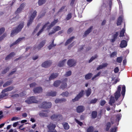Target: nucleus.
<instances>
[{
	"instance_id": "c9c22d12",
	"label": "nucleus",
	"mask_w": 132,
	"mask_h": 132,
	"mask_svg": "<svg viewBox=\"0 0 132 132\" xmlns=\"http://www.w3.org/2000/svg\"><path fill=\"white\" fill-rule=\"evenodd\" d=\"M97 113L95 111H93L92 113V117L93 118H95L97 116Z\"/></svg>"
},
{
	"instance_id": "2f4dec72",
	"label": "nucleus",
	"mask_w": 132,
	"mask_h": 132,
	"mask_svg": "<svg viewBox=\"0 0 132 132\" xmlns=\"http://www.w3.org/2000/svg\"><path fill=\"white\" fill-rule=\"evenodd\" d=\"M60 83L61 82L59 80L56 81L53 84L54 86L55 87H57L60 85Z\"/></svg>"
},
{
	"instance_id": "a878e982",
	"label": "nucleus",
	"mask_w": 132,
	"mask_h": 132,
	"mask_svg": "<svg viewBox=\"0 0 132 132\" xmlns=\"http://www.w3.org/2000/svg\"><path fill=\"white\" fill-rule=\"evenodd\" d=\"M47 0H39L38 2V4L39 5H41L44 4Z\"/></svg>"
},
{
	"instance_id": "4468645a",
	"label": "nucleus",
	"mask_w": 132,
	"mask_h": 132,
	"mask_svg": "<svg viewBox=\"0 0 132 132\" xmlns=\"http://www.w3.org/2000/svg\"><path fill=\"white\" fill-rule=\"evenodd\" d=\"M24 38L25 37H23L22 38H19L17 40H16L15 41V42H13V43L11 44L10 45V47H11L14 45L16 44L19 43L20 41L24 39Z\"/></svg>"
},
{
	"instance_id": "49530a36",
	"label": "nucleus",
	"mask_w": 132,
	"mask_h": 132,
	"mask_svg": "<svg viewBox=\"0 0 132 132\" xmlns=\"http://www.w3.org/2000/svg\"><path fill=\"white\" fill-rule=\"evenodd\" d=\"M125 31V30L123 29L120 32V37H122L124 36V34Z\"/></svg>"
},
{
	"instance_id": "680f3d73",
	"label": "nucleus",
	"mask_w": 132,
	"mask_h": 132,
	"mask_svg": "<svg viewBox=\"0 0 132 132\" xmlns=\"http://www.w3.org/2000/svg\"><path fill=\"white\" fill-rule=\"evenodd\" d=\"M116 127H114L113 128H112L111 129L110 132H116Z\"/></svg>"
},
{
	"instance_id": "a19ab883",
	"label": "nucleus",
	"mask_w": 132,
	"mask_h": 132,
	"mask_svg": "<svg viewBox=\"0 0 132 132\" xmlns=\"http://www.w3.org/2000/svg\"><path fill=\"white\" fill-rule=\"evenodd\" d=\"M111 126V124L110 122H108L107 123L106 125V131H108L109 130Z\"/></svg>"
},
{
	"instance_id": "dca6fc26",
	"label": "nucleus",
	"mask_w": 132,
	"mask_h": 132,
	"mask_svg": "<svg viewBox=\"0 0 132 132\" xmlns=\"http://www.w3.org/2000/svg\"><path fill=\"white\" fill-rule=\"evenodd\" d=\"M93 29V27H91L85 32L83 36L84 37L86 36L92 31Z\"/></svg>"
},
{
	"instance_id": "a18cd8bd",
	"label": "nucleus",
	"mask_w": 132,
	"mask_h": 132,
	"mask_svg": "<svg viewBox=\"0 0 132 132\" xmlns=\"http://www.w3.org/2000/svg\"><path fill=\"white\" fill-rule=\"evenodd\" d=\"M71 74V71H69L66 72L65 76L66 77L70 76Z\"/></svg>"
},
{
	"instance_id": "0e129e2a",
	"label": "nucleus",
	"mask_w": 132,
	"mask_h": 132,
	"mask_svg": "<svg viewBox=\"0 0 132 132\" xmlns=\"http://www.w3.org/2000/svg\"><path fill=\"white\" fill-rule=\"evenodd\" d=\"M15 54L14 52H12L11 53L9 54V55L10 56L11 58L14 55H15Z\"/></svg>"
},
{
	"instance_id": "a211bd4d",
	"label": "nucleus",
	"mask_w": 132,
	"mask_h": 132,
	"mask_svg": "<svg viewBox=\"0 0 132 132\" xmlns=\"http://www.w3.org/2000/svg\"><path fill=\"white\" fill-rule=\"evenodd\" d=\"M127 46V43L126 41L124 40L121 41L120 45V47L123 48L126 47Z\"/></svg>"
},
{
	"instance_id": "6e6552de",
	"label": "nucleus",
	"mask_w": 132,
	"mask_h": 132,
	"mask_svg": "<svg viewBox=\"0 0 132 132\" xmlns=\"http://www.w3.org/2000/svg\"><path fill=\"white\" fill-rule=\"evenodd\" d=\"M46 43L45 40H43L40 42L39 45L37 46L35 45L34 47V49H36L37 48L38 50H40V48L42 47Z\"/></svg>"
},
{
	"instance_id": "8fccbe9b",
	"label": "nucleus",
	"mask_w": 132,
	"mask_h": 132,
	"mask_svg": "<svg viewBox=\"0 0 132 132\" xmlns=\"http://www.w3.org/2000/svg\"><path fill=\"white\" fill-rule=\"evenodd\" d=\"M117 54L116 52H112L110 55L111 57H114L115 56H116Z\"/></svg>"
},
{
	"instance_id": "c756f323",
	"label": "nucleus",
	"mask_w": 132,
	"mask_h": 132,
	"mask_svg": "<svg viewBox=\"0 0 132 132\" xmlns=\"http://www.w3.org/2000/svg\"><path fill=\"white\" fill-rule=\"evenodd\" d=\"M66 60H67L66 59H65L63 61H60L58 65L59 67H60L63 66L65 63V62L66 61Z\"/></svg>"
},
{
	"instance_id": "09e8293b",
	"label": "nucleus",
	"mask_w": 132,
	"mask_h": 132,
	"mask_svg": "<svg viewBox=\"0 0 132 132\" xmlns=\"http://www.w3.org/2000/svg\"><path fill=\"white\" fill-rule=\"evenodd\" d=\"M97 57V56L96 55H95L94 56H92L90 60H89V62L90 63L92 62Z\"/></svg>"
},
{
	"instance_id": "9d476101",
	"label": "nucleus",
	"mask_w": 132,
	"mask_h": 132,
	"mask_svg": "<svg viewBox=\"0 0 132 132\" xmlns=\"http://www.w3.org/2000/svg\"><path fill=\"white\" fill-rule=\"evenodd\" d=\"M52 63V62L50 61H46L43 63L42 64V66L44 68L49 67Z\"/></svg>"
},
{
	"instance_id": "f8f14e48",
	"label": "nucleus",
	"mask_w": 132,
	"mask_h": 132,
	"mask_svg": "<svg viewBox=\"0 0 132 132\" xmlns=\"http://www.w3.org/2000/svg\"><path fill=\"white\" fill-rule=\"evenodd\" d=\"M33 91L35 93H39L42 92L43 89L40 87H37L34 88Z\"/></svg>"
},
{
	"instance_id": "7ed1b4c3",
	"label": "nucleus",
	"mask_w": 132,
	"mask_h": 132,
	"mask_svg": "<svg viewBox=\"0 0 132 132\" xmlns=\"http://www.w3.org/2000/svg\"><path fill=\"white\" fill-rule=\"evenodd\" d=\"M25 102L28 104H30L33 103H37L38 102L35 99V97L32 96L28 98Z\"/></svg>"
},
{
	"instance_id": "39448f33",
	"label": "nucleus",
	"mask_w": 132,
	"mask_h": 132,
	"mask_svg": "<svg viewBox=\"0 0 132 132\" xmlns=\"http://www.w3.org/2000/svg\"><path fill=\"white\" fill-rule=\"evenodd\" d=\"M84 90H82L77 95V96L72 100L73 102L78 101L81 97H82L84 95Z\"/></svg>"
},
{
	"instance_id": "f257e3e1",
	"label": "nucleus",
	"mask_w": 132,
	"mask_h": 132,
	"mask_svg": "<svg viewBox=\"0 0 132 132\" xmlns=\"http://www.w3.org/2000/svg\"><path fill=\"white\" fill-rule=\"evenodd\" d=\"M23 26L24 23L23 22L20 24L16 29L12 30L11 34V36H13L14 35L16 34L20 31L23 27Z\"/></svg>"
},
{
	"instance_id": "4d7b16f0",
	"label": "nucleus",
	"mask_w": 132,
	"mask_h": 132,
	"mask_svg": "<svg viewBox=\"0 0 132 132\" xmlns=\"http://www.w3.org/2000/svg\"><path fill=\"white\" fill-rule=\"evenodd\" d=\"M22 10L21 8L19 7L17 9L16 12V13L17 14L18 13L20 12Z\"/></svg>"
},
{
	"instance_id": "c85d7f7f",
	"label": "nucleus",
	"mask_w": 132,
	"mask_h": 132,
	"mask_svg": "<svg viewBox=\"0 0 132 132\" xmlns=\"http://www.w3.org/2000/svg\"><path fill=\"white\" fill-rule=\"evenodd\" d=\"M114 102L115 100L114 97L113 96L111 97L110 100L109 104L111 105H112V104Z\"/></svg>"
},
{
	"instance_id": "052dcab7",
	"label": "nucleus",
	"mask_w": 132,
	"mask_h": 132,
	"mask_svg": "<svg viewBox=\"0 0 132 132\" xmlns=\"http://www.w3.org/2000/svg\"><path fill=\"white\" fill-rule=\"evenodd\" d=\"M26 6V4L24 3H22L21 4L20 7L21 8L22 10Z\"/></svg>"
},
{
	"instance_id": "37998d69",
	"label": "nucleus",
	"mask_w": 132,
	"mask_h": 132,
	"mask_svg": "<svg viewBox=\"0 0 132 132\" xmlns=\"http://www.w3.org/2000/svg\"><path fill=\"white\" fill-rule=\"evenodd\" d=\"M33 19L30 18L29 20L28 21L27 23L28 26H29L32 23Z\"/></svg>"
},
{
	"instance_id": "ea45409f",
	"label": "nucleus",
	"mask_w": 132,
	"mask_h": 132,
	"mask_svg": "<svg viewBox=\"0 0 132 132\" xmlns=\"http://www.w3.org/2000/svg\"><path fill=\"white\" fill-rule=\"evenodd\" d=\"M125 86H124L122 87V91L121 92V94L123 96H124L125 94Z\"/></svg>"
},
{
	"instance_id": "bb28decb",
	"label": "nucleus",
	"mask_w": 132,
	"mask_h": 132,
	"mask_svg": "<svg viewBox=\"0 0 132 132\" xmlns=\"http://www.w3.org/2000/svg\"><path fill=\"white\" fill-rule=\"evenodd\" d=\"M86 96L88 97L90 94L91 93V89L88 88L86 91Z\"/></svg>"
},
{
	"instance_id": "f03ea898",
	"label": "nucleus",
	"mask_w": 132,
	"mask_h": 132,
	"mask_svg": "<svg viewBox=\"0 0 132 132\" xmlns=\"http://www.w3.org/2000/svg\"><path fill=\"white\" fill-rule=\"evenodd\" d=\"M51 118L52 120L57 121L62 120L63 118L61 115L56 114L52 116Z\"/></svg>"
},
{
	"instance_id": "473e14b6",
	"label": "nucleus",
	"mask_w": 132,
	"mask_h": 132,
	"mask_svg": "<svg viewBox=\"0 0 132 132\" xmlns=\"http://www.w3.org/2000/svg\"><path fill=\"white\" fill-rule=\"evenodd\" d=\"M67 87V84L66 83H62L61 86V88L64 89L66 88Z\"/></svg>"
},
{
	"instance_id": "aec40b11",
	"label": "nucleus",
	"mask_w": 132,
	"mask_h": 132,
	"mask_svg": "<svg viewBox=\"0 0 132 132\" xmlns=\"http://www.w3.org/2000/svg\"><path fill=\"white\" fill-rule=\"evenodd\" d=\"M101 73V72H98L96 75H95L92 78V80H96L99 77Z\"/></svg>"
},
{
	"instance_id": "774afa93",
	"label": "nucleus",
	"mask_w": 132,
	"mask_h": 132,
	"mask_svg": "<svg viewBox=\"0 0 132 132\" xmlns=\"http://www.w3.org/2000/svg\"><path fill=\"white\" fill-rule=\"evenodd\" d=\"M18 122H15L13 124V126L14 127H15L18 125Z\"/></svg>"
},
{
	"instance_id": "864d4df0",
	"label": "nucleus",
	"mask_w": 132,
	"mask_h": 132,
	"mask_svg": "<svg viewBox=\"0 0 132 132\" xmlns=\"http://www.w3.org/2000/svg\"><path fill=\"white\" fill-rule=\"evenodd\" d=\"M5 30L4 28H2L0 29V35L3 33Z\"/></svg>"
},
{
	"instance_id": "7c9ffc66",
	"label": "nucleus",
	"mask_w": 132,
	"mask_h": 132,
	"mask_svg": "<svg viewBox=\"0 0 132 132\" xmlns=\"http://www.w3.org/2000/svg\"><path fill=\"white\" fill-rule=\"evenodd\" d=\"M39 116L41 117H47L48 116V114L47 113L39 112Z\"/></svg>"
},
{
	"instance_id": "e2e57ef3",
	"label": "nucleus",
	"mask_w": 132,
	"mask_h": 132,
	"mask_svg": "<svg viewBox=\"0 0 132 132\" xmlns=\"http://www.w3.org/2000/svg\"><path fill=\"white\" fill-rule=\"evenodd\" d=\"M7 88L8 90V91H9L13 90L14 88V87H9Z\"/></svg>"
},
{
	"instance_id": "603ef678",
	"label": "nucleus",
	"mask_w": 132,
	"mask_h": 132,
	"mask_svg": "<svg viewBox=\"0 0 132 132\" xmlns=\"http://www.w3.org/2000/svg\"><path fill=\"white\" fill-rule=\"evenodd\" d=\"M72 17V14L71 13H69L67 15V17L66 18L67 20H68L70 19Z\"/></svg>"
},
{
	"instance_id": "5fc2aeb1",
	"label": "nucleus",
	"mask_w": 132,
	"mask_h": 132,
	"mask_svg": "<svg viewBox=\"0 0 132 132\" xmlns=\"http://www.w3.org/2000/svg\"><path fill=\"white\" fill-rule=\"evenodd\" d=\"M73 30V28H70L68 29L67 31V33L70 34V33L72 32Z\"/></svg>"
},
{
	"instance_id": "4c0bfd02",
	"label": "nucleus",
	"mask_w": 132,
	"mask_h": 132,
	"mask_svg": "<svg viewBox=\"0 0 132 132\" xmlns=\"http://www.w3.org/2000/svg\"><path fill=\"white\" fill-rule=\"evenodd\" d=\"M61 29V28L59 26H57L53 28V31L55 32L60 30Z\"/></svg>"
},
{
	"instance_id": "58836bf2",
	"label": "nucleus",
	"mask_w": 132,
	"mask_h": 132,
	"mask_svg": "<svg viewBox=\"0 0 132 132\" xmlns=\"http://www.w3.org/2000/svg\"><path fill=\"white\" fill-rule=\"evenodd\" d=\"M56 95V93L55 92H51L49 93L48 95L52 96H55Z\"/></svg>"
},
{
	"instance_id": "f3484780",
	"label": "nucleus",
	"mask_w": 132,
	"mask_h": 132,
	"mask_svg": "<svg viewBox=\"0 0 132 132\" xmlns=\"http://www.w3.org/2000/svg\"><path fill=\"white\" fill-rule=\"evenodd\" d=\"M50 24L49 22H47L45 24L43 27L42 29L38 32L37 34V35L38 36L43 31L44 29L47 26V24Z\"/></svg>"
},
{
	"instance_id": "6ab92c4d",
	"label": "nucleus",
	"mask_w": 132,
	"mask_h": 132,
	"mask_svg": "<svg viewBox=\"0 0 132 132\" xmlns=\"http://www.w3.org/2000/svg\"><path fill=\"white\" fill-rule=\"evenodd\" d=\"M54 39L52 41V43L50 44L48 46V48L49 50L52 49L53 47H55L56 46V44H54Z\"/></svg>"
},
{
	"instance_id": "20e7f679",
	"label": "nucleus",
	"mask_w": 132,
	"mask_h": 132,
	"mask_svg": "<svg viewBox=\"0 0 132 132\" xmlns=\"http://www.w3.org/2000/svg\"><path fill=\"white\" fill-rule=\"evenodd\" d=\"M49 130L48 132H57L56 130H54L56 127L55 124H53L52 123H50L47 126Z\"/></svg>"
},
{
	"instance_id": "c03bdc74",
	"label": "nucleus",
	"mask_w": 132,
	"mask_h": 132,
	"mask_svg": "<svg viewBox=\"0 0 132 132\" xmlns=\"http://www.w3.org/2000/svg\"><path fill=\"white\" fill-rule=\"evenodd\" d=\"M98 99L97 98H94L90 102V104H94L97 101Z\"/></svg>"
},
{
	"instance_id": "69168bd1",
	"label": "nucleus",
	"mask_w": 132,
	"mask_h": 132,
	"mask_svg": "<svg viewBox=\"0 0 132 132\" xmlns=\"http://www.w3.org/2000/svg\"><path fill=\"white\" fill-rule=\"evenodd\" d=\"M119 71V69L118 67H116L114 69V72L115 73H117Z\"/></svg>"
},
{
	"instance_id": "de8ad7c7",
	"label": "nucleus",
	"mask_w": 132,
	"mask_h": 132,
	"mask_svg": "<svg viewBox=\"0 0 132 132\" xmlns=\"http://www.w3.org/2000/svg\"><path fill=\"white\" fill-rule=\"evenodd\" d=\"M97 57V56L96 55H95L94 56H92L90 60H89V62L90 63L92 62Z\"/></svg>"
},
{
	"instance_id": "0eeeda50",
	"label": "nucleus",
	"mask_w": 132,
	"mask_h": 132,
	"mask_svg": "<svg viewBox=\"0 0 132 132\" xmlns=\"http://www.w3.org/2000/svg\"><path fill=\"white\" fill-rule=\"evenodd\" d=\"M121 87L120 86L118 87L117 90L114 94V96L116 100H117L118 99L120 96V92L121 91Z\"/></svg>"
},
{
	"instance_id": "bf43d9fd",
	"label": "nucleus",
	"mask_w": 132,
	"mask_h": 132,
	"mask_svg": "<svg viewBox=\"0 0 132 132\" xmlns=\"http://www.w3.org/2000/svg\"><path fill=\"white\" fill-rule=\"evenodd\" d=\"M106 101L104 100H102L101 101L100 105L101 106H103L106 103Z\"/></svg>"
},
{
	"instance_id": "3c124183",
	"label": "nucleus",
	"mask_w": 132,
	"mask_h": 132,
	"mask_svg": "<svg viewBox=\"0 0 132 132\" xmlns=\"http://www.w3.org/2000/svg\"><path fill=\"white\" fill-rule=\"evenodd\" d=\"M9 69V67H7L4 69L2 72V73L3 74L7 72L8 71Z\"/></svg>"
},
{
	"instance_id": "1a4fd4ad",
	"label": "nucleus",
	"mask_w": 132,
	"mask_h": 132,
	"mask_svg": "<svg viewBox=\"0 0 132 132\" xmlns=\"http://www.w3.org/2000/svg\"><path fill=\"white\" fill-rule=\"evenodd\" d=\"M75 64L76 62L73 59L69 60L68 61L67 64L70 67L75 66Z\"/></svg>"
},
{
	"instance_id": "b1692460",
	"label": "nucleus",
	"mask_w": 132,
	"mask_h": 132,
	"mask_svg": "<svg viewBox=\"0 0 132 132\" xmlns=\"http://www.w3.org/2000/svg\"><path fill=\"white\" fill-rule=\"evenodd\" d=\"M122 22V18L121 16H120L118 19L117 23V26L120 25L121 23Z\"/></svg>"
},
{
	"instance_id": "72a5a7b5",
	"label": "nucleus",
	"mask_w": 132,
	"mask_h": 132,
	"mask_svg": "<svg viewBox=\"0 0 132 132\" xmlns=\"http://www.w3.org/2000/svg\"><path fill=\"white\" fill-rule=\"evenodd\" d=\"M58 20L57 19L54 20L53 22H52L51 24L50 25L49 28H51L53 26H54L57 22H58Z\"/></svg>"
},
{
	"instance_id": "f704fd0d",
	"label": "nucleus",
	"mask_w": 132,
	"mask_h": 132,
	"mask_svg": "<svg viewBox=\"0 0 132 132\" xmlns=\"http://www.w3.org/2000/svg\"><path fill=\"white\" fill-rule=\"evenodd\" d=\"M61 95L64 97L65 96L66 97L68 96L69 95V93L68 92L66 91L65 92H63L61 94Z\"/></svg>"
},
{
	"instance_id": "5701e85b",
	"label": "nucleus",
	"mask_w": 132,
	"mask_h": 132,
	"mask_svg": "<svg viewBox=\"0 0 132 132\" xmlns=\"http://www.w3.org/2000/svg\"><path fill=\"white\" fill-rule=\"evenodd\" d=\"M75 38V37L73 36L72 37L68 39L66 42L65 43V45H67L70 43L71 41L73 39Z\"/></svg>"
},
{
	"instance_id": "ddd939ff",
	"label": "nucleus",
	"mask_w": 132,
	"mask_h": 132,
	"mask_svg": "<svg viewBox=\"0 0 132 132\" xmlns=\"http://www.w3.org/2000/svg\"><path fill=\"white\" fill-rule=\"evenodd\" d=\"M59 75L58 73H55L52 74L49 77V79L50 80H53L56 78Z\"/></svg>"
},
{
	"instance_id": "338daca9",
	"label": "nucleus",
	"mask_w": 132,
	"mask_h": 132,
	"mask_svg": "<svg viewBox=\"0 0 132 132\" xmlns=\"http://www.w3.org/2000/svg\"><path fill=\"white\" fill-rule=\"evenodd\" d=\"M103 68V67L102 65H99L97 68V70H99L100 69H101Z\"/></svg>"
},
{
	"instance_id": "6e6d98bb",
	"label": "nucleus",
	"mask_w": 132,
	"mask_h": 132,
	"mask_svg": "<svg viewBox=\"0 0 132 132\" xmlns=\"http://www.w3.org/2000/svg\"><path fill=\"white\" fill-rule=\"evenodd\" d=\"M75 120L76 122L80 126H81L82 125V123L78 121V120L77 119H75Z\"/></svg>"
},
{
	"instance_id": "393cba45",
	"label": "nucleus",
	"mask_w": 132,
	"mask_h": 132,
	"mask_svg": "<svg viewBox=\"0 0 132 132\" xmlns=\"http://www.w3.org/2000/svg\"><path fill=\"white\" fill-rule=\"evenodd\" d=\"M63 125L64 129L65 130H68L69 128V126L67 123H64L63 124Z\"/></svg>"
},
{
	"instance_id": "423d86ee",
	"label": "nucleus",
	"mask_w": 132,
	"mask_h": 132,
	"mask_svg": "<svg viewBox=\"0 0 132 132\" xmlns=\"http://www.w3.org/2000/svg\"><path fill=\"white\" fill-rule=\"evenodd\" d=\"M52 106V103L51 102H44L43 103L41 107L44 109L50 108Z\"/></svg>"
},
{
	"instance_id": "412c9836",
	"label": "nucleus",
	"mask_w": 132,
	"mask_h": 132,
	"mask_svg": "<svg viewBox=\"0 0 132 132\" xmlns=\"http://www.w3.org/2000/svg\"><path fill=\"white\" fill-rule=\"evenodd\" d=\"M37 12L35 10L32 14L30 18L34 19L37 15Z\"/></svg>"
},
{
	"instance_id": "cd10ccee",
	"label": "nucleus",
	"mask_w": 132,
	"mask_h": 132,
	"mask_svg": "<svg viewBox=\"0 0 132 132\" xmlns=\"http://www.w3.org/2000/svg\"><path fill=\"white\" fill-rule=\"evenodd\" d=\"M12 81H8L3 85V86L4 87L8 86L11 85L12 83Z\"/></svg>"
},
{
	"instance_id": "13d9d810",
	"label": "nucleus",
	"mask_w": 132,
	"mask_h": 132,
	"mask_svg": "<svg viewBox=\"0 0 132 132\" xmlns=\"http://www.w3.org/2000/svg\"><path fill=\"white\" fill-rule=\"evenodd\" d=\"M37 84L35 82H33L30 84V87H33L34 86H36Z\"/></svg>"
},
{
	"instance_id": "2eb2a0df",
	"label": "nucleus",
	"mask_w": 132,
	"mask_h": 132,
	"mask_svg": "<svg viewBox=\"0 0 132 132\" xmlns=\"http://www.w3.org/2000/svg\"><path fill=\"white\" fill-rule=\"evenodd\" d=\"M67 100L65 98H57L55 100V102L56 103H61L63 102H65Z\"/></svg>"
},
{
	"instance_id": "4be33fe9",
	"label": "nucleus",
	"mask_w": 132,
	"mask_h": 132,
	"mask_svg": "<svg viewBox=\"0 0 132 132\" xmlns=\"http://www.w3.org/2000/svg\"><path fill=\"white\" fill-rule=\"evenodd\" d=\"M92 75L93 74L92 73H88L85 75V79L86 80L90 79L91 78Z\"/></svg>"
},
{
	"instance_id": "79ce46f5",
	"label": "nucleus",
	"mask_w": 132,
	"mask_h": 132,
	"mask_svg": "<svg viewBox=\"0 0 132 132\" xmlns=\"http://www.w3.org/2000/svg\"><path fill=\"white\" fill-rule=\"evenodd\" d=\"M122 60V57H118L117 59V61L119 63H120Z\"/></svg>"
},
{
	"instance_id": "9b49d317",
	"label": "nucleus",
	"mask_w": 132,
	"mask_h": 132,
	"mask_svg": "<svg viewBox=\"0 0 132 132\" xmlns=\"http://www.w3.org/2000/svg\"><path fill=\"white\" fill-rule=\"evenodd\" d=\"M85 110V108L83 106H78L76 108V111L78 113H80L83 112Z\"/></svg>"
},
{
	"instance_id": "e433bc0d",
	"label": "nucleus",
	"mask_w": 132,
	"mask_h": 132,
	"mask_svg": "<svg viewBox=\"0 0 132 132\" xmlns=\"http://www.w3.org/2000/svg\"><path fill=\"white\" fill-rule=\"evenodd\" d=\"M94 130V128L92 126L89 127L87 129V132H92Z\"/></svg>"
}]
</instances>
